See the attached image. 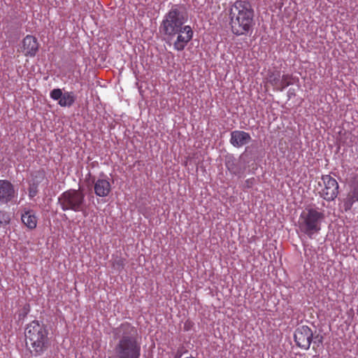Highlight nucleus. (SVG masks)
<instances>
[{"instance_id": "nucleus-3", "label": "nucleus", "mask_w": 358, "mask_h": 358, "mask_svg": "<svg viewBox=\"0 0 358 358\" xmlns=\"http://www.w3.org/2000/svg\"><path fill=\"white\" fill-rule=\"evenodd\" d=\"M122 334L114 351L117 358H140L141 342L136 337L135 329L129 323H124L117 329Z\"/></svg>"}, {"instance_id": "nucleus-21", "label": "nucleus", "mask_w": 358, "mask_h": 358, "mask_svg": "<svg viewBox=\"0 0 358 358\" xmlns=\"http://www.w3.org/2000/svg\"><path fill=\"white\" fill-rule=\"evenodd\" d=\"M357 201H358V187H354L352 192L350 193Z\"/></svg>"}, {"instance_id": "nucleus-12", "label": "nucleus", "mask_w": 358, "mask_h": 358, "mask_svg": "<svg viewBox=\"0 0 358 358\" xmlns=\"http://www.w3.org/2000/svg\"><path fill=\"white\" fill-rule=\"evenodd\" d=\"M38 50L37 39L31 35H27L22 41V51L25 56L34 57Z\"/></svg>"}, {"instance_id": "nucleus-15", "label": "nucleus", "mask_w": 358, "mask_h": 358, "mask_svg": "<svg viewBox=\"0 0 358 358\" xmlns=\"http://www.w3.org/2000/svg\"><path fill=\"white\" fill-rule=\"evenodd\" d=\"M292 77L291 75L289 74H284L282 76V78L280 79V90H283L285 87H288L289 85L292 84Z\"/></svg>"}, {"instance_id": "nucleus-6", "label": "nucleus", "mask_w": 358, "mask_h": 358, "mask_svg": "<svg viewBox=\"0 0 358 358\" xmlns=\"http://www.w3.org/2000/svg\"><path fill=\"white\" fill-rule=\"evenodd\" d=\"M58 203L64 211L83 212L85 208V194L76 189H69L58 197Z\"/></svg>"}, {"instance_id": "nucleus-9", "label": "nucleus", "mask_w": 358, "mask_h": 358, "mask_svg": "<svg viewBox=\"0 0 358 358\" xmlns=\"http://www.w3.org/2000/svg\"><path fill=\"white\" fill-rule=\"evenodd\" d=\"M50 96L55 101H58V103L62 107H70L76 100L73 92H62L59 88L52 90L50 93Z\"/></svg>"}, {"instance_id": "nucleus-5", "label": "nucleus", "mask_w": 358, "mask_h": 358, "mask_svg": "<svg viewBox=\"0 0 358 358\" xmlns=\"http://www.w3.org/2000/svg\"><path fill=\"white\" fill-rule=\"evenodd\" d=\"M324 215L315 208H306L301 213L299 219V227L301 232L313 238L315 234L321 229V223Z\"/></svg>"}, {"instance_id": "nucleus-20", "label": "nucleus", "mask_w": 358, "mask_h": 358, "mask_svg": "<svg viewBox=\"0 0 358 358\" xmlns=\"http://www.w3.org/2000/svg\"><path fill=\"white\" fill-rule=\"evenodd\" d=\"M37 194V187L35 185L30 186L29 189V195L30 197H34Z\"/></svg>"}, {"instance_id": "nucleus-2", "label": "nucleus", "mask_w": 358, "mask_h": 358, "mask_svg": "<svg viewBox=\"0 0 358 358\" xmlns=\"http://www.w3.org/2000/svg\"><path fill=\"white\" fill-rule=\"evenodd\" d=\"M254 16L255 10L248 1H236L229 10L232 32L237 36L248 33L254 25Z\"/></svg>"}, {"instance_id": "nucleus-17", "label": "nucleus", "mask_w": 358, "mask_h": 358, "mask_svg": "<svg viewBox=\"0 0 358 358\" xmlns=\"http://www.w3.org/2000/svg\"><path fill=\"white\" fill-rule=\"evenodd\" d=\"M10 220L8 213L3 210H0V227L9 224Z\"/></svg>"}, {"instance_id": "nucleus-4", "label": "nucleus", "mask_w": 358, "mask_h": 358, "mask_svg": "<svg viewBox=\"0 0 358 358\" xmlns=\"http://www.w3.org/2000/svg\"><path fill=\"white\" fill-rule=\"evenodd\" d=\"M48 330L38 321L27 324L24 335L26 345L34 356L43 354L48 347Z\"/></svg>"}, {"instance_id": "nucleus-19", "label": "nucleus", "mask_w": 358, "mask_h": 358, "mask_svg": "<svg viewBox=\"0 0 358 358\" xmlns=\"http://www.w3.org/2000/svg\"><path fill=\"white\" fill-rule=\"evenodd\" d=\"M355 201H357L349 193L344 201L345 210H350Z\"/></svg>"}, {"instance_id": "nucleus-7", "label": "nucleus", "mask_w": 358, "mask_h": 358, "mask_svg": "<svg viewBox=\"0 0 358 358\" xmlns=\"http://www.w3.org/2000/svg\"><path fill=\"white\" fill-rule=\"evenodd\" d=\"M322 182H319V185L322 187L319 194L322 198L327 201L334 200L338 194V183L329 175L322 176Z\"/></svg>"}, {"instance_id": "nucleus-16", "label": "nucleus", "mask_w": 358, "mask_h": 358, "mask_svg": "<svg viewBox=\"0 0 358 358\" xmlns=\"http://www.w3.org/2000/svg\"><path fill=\"white\" fill-rule=\"evenodd\" d=\"M280 76L279 73H272L268 76V82L271 83L275 87L279 90L280 88Z\"/></svg>"}, {"instance_id": "nucleus-13", "label": "nucleus", "mask_w": 358, "mask_h": 358, "mask_svg": "<svg viewBox=\"0 0 358 358\" xmlns=\"http://www.w3.org/2000/svg\"><path fill=\"white\" fill-rule=\"evenodd\" d=\"M251 141L250 135L243 131L235 130L231 132L230 143L236 148H241Z\"/></svg>"}, {"instance_id": "nucleus-8", "label": "nucleus", "mask_w": 358, "mask_h": 358, "mask_svg": "<svg viewBox=\"0 0 358 358\" xmlns=\"http://www.w3.org/2000/svg\"><path fill=\"white\" fill-rule=\"evenodd\" d=\"M294 337L296 345L303 350H307L310 348L313 341V334L310 328L303 325L295 330Z\"/></svg>"}, {"instance_id": "nucleus-10", "label": "nucleus", "mask_w": 358, "mask_h": 358, "mask_svg": "<svg viewBox=\"0 0 358 358\" xmlns=\"http://www.w3.org/2000/svg\"><path fill=\"white\" fill-rule=\"evenodd\" d=\"M16 197L13 184L7 180H0V203L7 204Z\"/></svg>"}, {"instance_id": "nucleus-18", "label": "nucleus", "mask_w": 358, "mask_h": 358, "mask_svg": "<svg viewBox=\"0 0 358 358\" xmlns=\"http://www.w3.org/2000/svg\"><path fill=\"white\" fill-rule=\"evenodd\" d=\"M226 166H227V168L228 169V170L232 173V174H234V175H237L239 173V169L236 166V164L234 162V160H229L226 163Z\"/></svg>"}, {"instance_id": "nucleus-14", "label": "nucleus", "mask_w": 358, "mask_h": 358, "mask_svg": "<svg viewBox=\"0 0 358 358\" xmlns=\"http://www.w3.org/2000/svg\"><path fill=\"white\" fill-rule=\"evenodd\" d=\"M22 222L29 229H35L37 225V218L34 212L31 210H25L21 215Z\"/></svg>"}, {"instance_id": "nucleus-11", "label": "nucleus", "mask_w": 358, "mask_h": 358, "mask_svg": "<svg viewBox=\"0 0 358 358\" xmlns=\"http://www.w3.org/2000/svg\"><path fill=\"white\" fill-rule=\"evenodd\" d=\"M94 193L100 197L107 196L111 190V184L109 178L104 174L100 175L99 178L94 181Z\"/></svg>"}, {"instance_id": "nucleus-1", "label": "nucleus", "mask_w": 358, "mask_h": 358, "mask_svg": "<svg viewBox=\"0 0 358 358\" xmlns=\"http://www.w3.org/2000/svg\"><path fill=\"white\" fill-rule=\"evenodd\" d=\"M187 15L178 6H173L165 14L160 24V31L168 41L176 38L173 43V49L182 51L192 39L194 32L189 25H185Z\"/></svg>"}]
</instances>
